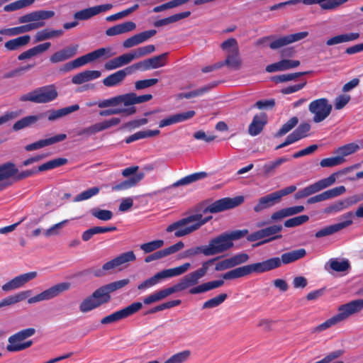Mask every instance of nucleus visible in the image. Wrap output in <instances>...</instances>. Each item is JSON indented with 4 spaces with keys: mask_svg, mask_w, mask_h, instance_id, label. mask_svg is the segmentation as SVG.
Here are the masks:
<instances>
[{
    "mask_svg": "<svg viewBox=\"0 0 363 363\" xmlns=\"http://www.w3.org/2000/svg\"><path fill=\"white\" fill-rule=\"evenodd\" d=\"M120 123L121 119L119 118H111L110 119L105 120L102 122L96 123L89 127L84 128L79 130L77 135H86L87 137L91 136L99 132H101L113 126L117 125Z\"/></svg>",
    "mask_w": 363,
    "mask_h": 363,
    "instance_id": "15",
    "label": "nucleus"
},
{
    "mask_svg": "<svg viewBox=\"0 0 363 363\" xmlns=\"http://www.w3.org/2000/svg\"><path fill=\"white\" fill-rule=\"evenodd\" d=\"M86 105L88 107L97 106L99 108L115 107L117 106L116 96L108 99H101L98 101L87 102Z\"/></svg>",
    "mask_w": 363,
    "mask_h": 363,
    "instance_id": "52",
    "label": "nucleus"
},
{
    "mask_svg": "<svg viewBox=\"0 0 363 363\" xmlns=\"http://www.w3.org/2000/svg\"><path fill=\"white\" fill-rule=\"evenodd\" d=\"M298 118L296 116L291 118L281 126V128L275 134V136L281 137L282 135H284L290 130H291L298 124Z\"/></svg>",
    "mask_w": 363,
    "mask_h": 363,
    "instance_id": "57",
    "label": "nucleus"
},
{
    "mask_svg": "<svg viewBox=\"0 0 363 363\" xmlns=\"http://www.w3.org/2000/svg\"><path fill=\"white\" fill-rule=\"evenodd\" d=\"M363 200V194H355L349 196L343 200L337 201L324 209V213L327 214H335L338 212L342 211L358 202Z\"/></svg>",
    "mask_w": 363,
    "mask_h": 363,
    "instance_id": "12",
    "label": "nucleus"
},
{
    "mask_svg": "<svg viewBox=\"0 0 363 363\" xmlns=\"http://www.w3.org/2000/svg\"><path fill=\"white\" fill-rule=\"evenodd\" d=\"M190 355L191 352L189 350H184L172 355L164 363H184L187 361Z\"/></svg>",
    "mask_w": 363,
    "mask_h": 363,
    "instance_id": "60",
    "label": "nucleus"
},
{
    "mask_svg": "<svg viewBox=\"0 0 363 363\" xmlns=\"http://www.w3.org/2000/svg\"><path fill=\"white\" fill-rule=\"evenodd\" d=\"M156 33L157 31L155 30H149L134 35L124 40L123 43V46L126 49L136 46L154 36Z\"/></svg>",
    "mask_w": 363,
    "mask_h": 363,
    "instance_id": "23",
    "label": "nucleus"
},
{
    "mask_svg": "<svg viewBox=\"0 0 363 363\" xmlns=\"http://www.w3.org/2000/svg\"><path fill=\"white\" fill-rule=\"evenodd\" d=\"M228 296L226 294H220L217 296H215L206 301H205L202 306L203 309L213 308L220 306L225 301Z\"/></svg>",
    "mask_w": 363,
    "mask_h": 363,
    "instance_id": "56",
    "label": "nucleus"
},
{
    "mask_svg": "<svg viewBox=\"0 0 363 363\" xmlns=\"http://www.w3.org/2000/svg\"><path fill=\"white\" fill-rule=\"evenodd\" d=\"M346 162L345 159L336 155L334 157L324 158L320 160V165L321 167H333L342 164Z\"/></svg>",
    "mask_w": 363,
    "mask_h": 363,
    "instance_id": "53",
    "label": "nucleus"
},
{
    "mask_svg": "<svg viewBox=\"0 0 363 363\" xmlns=\"http://www.w3.org/2000/svg\"><path fill=\"white\" fill-rule=\"evenodd\" d=\"M205 247L207 256H212L229 250L233 247V242H230L226 233H223L212 238Z\"/></svg>",
    "mask_w": 363,
    "mask_h": 363,
    "instance_id": "9",
    "label": "nucleus"
},
{
    "mask_svg": "<svg viewBox=\"0 0 363 363\" xmlns=\"http://www.w3.org/2000/svg\"><path fill=\"white\" fill-rule=\"evenodd\" d=\"M79 109L78 104H74L57 110L49 111L48 120L50 121H55L60 118L69 115Z\"/></svg>",
    "mask_w": 363,
    "mask_h": 363,
    "instance_id": "41",
    "label": "nucleus"
},
{
    "mask_svg": "<svg viewBox=\"0 0 363 363\" xmlns=\"http://www.w3.org/2000/svg\"><path fill=\"white\" fill-rule=\"evenodd\" d=\"M311 129V125L307 123L300 124L298 128L289 134L294 143L307 137L308 132Z\"/></svg>",
    "mask_w": 363,
    "mask_h": 363,
    "instance_id": "47",
    "label": "nucleus"
},
{
    "mask_svg": "<svg viewBox=\"0 0 363 363\" xmlns=\"http://www.w3.org/2000/svg\"><path fill=\"white\" fill-rule=\"evenodd\" d=\"M38 276L37 272H30L15 277L2 286V290L9 292L23 287Z\"/></svg>",
    "mask_w": 363,
    "mask_h": 363,
    "instance_id": "16",
    "label": "nucleus"
},
{
    "mask_svg": "<svg viewBox=\"0 0 363 363\" xmlns=\"http://www.w3.org/2000/svg\"><path fill=\"white\" fill-rule=\"evenodd\" d=\"M332 109V105L325 98L313 100L308 106L309 111L313 114V121L317 123L326 119L330 114Z\"/></svg>",
    "mask_w": 363,
    "mask_h": 363,
    "instance_id": "6",
    "label": "nucleus"
},
{
    "mask_svg": "<svg viewBox=\"0 0 363 363\" xmlns=\"http://www.w3.org/2000/svg\"><path fill=\"white\" fill-rule=\"evenodd\" d=\"M112 8L113 5L111 4L94 6L77 11L74 14V18L77 21H86L101 13L109 11Z\"/></svg>",
    "mask_w": 363,
    "mask_h": 363,
    "instance_id": "17",
    "label": "nucleus"
},
{
    "mask_svg": "<svg viewBox=\"0 0 363 363\" xmlns=\"http://www.w3.org/2000/svg\"><path fill=\"white\" fill-rule=\"evenodd\" d=\"M340 226H337L336 224L330 225L326 227H324L321 228L320 230H318L315 236L317 238H321L323 237H326L328 235H331L340 230L339 229Z\"/></svg>",
    "mask_w": 363,
    "mask_h": 363,
    "instance_id": "62",
    "label": "nucleus"
},
{
    "mask_svg": "<svg viewBox=\"0 0 363 363\" xmlns=\"http://www.w3.org/2000/svg\"><path fill=\"white\" fill-rule=\"evenodd\" d=\"M211 218V216L203 218L201 213L190 215L169 225L166 231L167 233L174 232L176 238L184 237L199 230Z\"/></svg>",
    "mask_w": 363,
    "mask_h": 363,
    "instance_id": "2",
    "label": "nucleus"
},
{
    "mask_svg": "<svg viewBox=\"0 0 363 363\" xmlns=\"http://www.w3.org/2000/svg\"><path fill=\"white\" fill-rule=\"evenodd\" d=\"M289 160L286 157H280L274 161H270L262 166V174L266 177L272 176L277 169L284 162Z\"/></svg>",
    "mask_w": 363,
    "mask_h": 363,
    "instance_id": "40",
    "label": "nucleus"
},
{
    "mask_svg": "<svg viewBox=\"0 0 363 363\" xmlns=\"http://www.w3.org/2000/svg\"><path fill=\"white\" fill-rule=\"evenodd\" d=\"M359 38V33H349L335 35L327 40L326 45L332 46L340 43L354 41Z\"/></svg>",
    "mask_w": 363,
    "mask_h": 363,
    "instance_id": "38",
    "label": "nucleus"
},
{
    "mask_svg": "<svg viewBox=\"0 0 363 363\" xmlns=\"http://www.w3.org/2000/svg\"><path fill=\"white\" fill-rule=\"evenodd\" d=\"M195 114L196 113L194 111H188L186 112L172 115L166 118L161 120L159 123V127L164 128L165 126L187 121L193 118Z\"/></svg>",
    "mask_w": 363,
    "mask_h": 363,
    "instance_id": "26",
    "label": "nucleus"
},
{
    "mask_svg": "<svg viewBox=\"0 0 363 363\" xmlns=\"http://www.w3.org/2000/svg\"><path fill=\"white\" fill-rule=\"evenodd\" d=\"M64 33L63 30H54L51 28H45L38 31L35 35V42H43L47 40L57 38L61 37Z\"/></svg>",
    "mask_w": 363,
    "mask_h": 363,
    "instance_id": "34",
    "label": "nucleus"
},
{
    "mask_svg": "<svg viewBox=\"0 0 363 363\" xmlns=\"http://www.w3.org/2000/svg\"><path fill=\"white\" fill-rule=\"evenodd\" d=\"M159 130H141L136 132L135 133L127 137L125 140V142L127 144L131 143L134 141L146 138H151L156 135H158L160 134Z\"/></svg>",
    "mask_w": 363,
    "mask_h": 363,
    "instance_id": "46",
    "label": "nucleus"
},
{
    "mask_svg": "<svg viewBox=\"0 0 363 363\" xmlns=\"http://www.w3.org/2000/svg\"><path fill=\"white\" fill-rule=\"evenodd\" d=\"M279 203L274 192L261 197L257 203L254 206V211L257 213L261 212L264 209L269 208L276 203Z\"/></svg>",
    "mask_w": 363,
    "mask_h": 363,
    "instance_id": "31",
    "label": "nucleus"
},
{
    "mask_svg": "<svg viewBox=\"0 0 363 363\" xmlns=\"http://www.w3.org/2000/svg\"><path fill=\"white\" fill-rule=\"evenodd\" d=\"M328 267L334 272H346L351 266L347 259L339 260L337 258H331L325 266L326 270H328Z\"/></svg>",
    "mask_w": 363,
    "mask_h": 363,
    "instance_id": "36",
    "label": "nucleus"
},
{
    "mask_svg": "<svg viewBox=\"0 0 363 363\" xmlns=\"http://www.w3.org/2000/svg\"><path fill=\"white\" fill-rule=\"evenodd\" d=\"M267 123V116L264 113L255 115L252 121L249 125L248 133L252 136H256L263 130L264 126Z\"/></svg>",
    "mask_w": 363,
    "mask_h": 363,
    "instance_id": "28",
    "label": "nucleus"
},
{
    "mask_svg": "<svg viewBox=\"0 0 363 363\" xmlns=\"http://www.w3.org/2000/svg\"><path fill=\"white\" fill-rule=\"evenodd\" d=\"M35 2V0H18L6 5L4 10L6 12L14 11L27 7Z\"/></svg>",
    "mask_w": 363,
    "mask_h": 363,
    "instance_id": "54",
    "label": "nucleus"
},
{
    "mask_svg": "<svg viewBox=\"0 0 363 363\" xmlns=\"http://www.w3.org/2000/svg\"><path fill=\"white\" fill-rule=\"evenodd\" d=\"M363 309V299H356L340 306L337 313L325 320L324 323L313 328V333H320L329 328L347 320L350 316L359 313Z\"/></svg>",
    "mask_w": 363,
    "mask_h": 363,
    "instance_id": "3",
    "label": "nucleus"
},
{
    "mask_svg": "<svg viewBox=\"0 0 363 363\" xmlns=\"http://www.w3.org/2000/svg\"><path fill=\"white\" fill-rule=\"evenodd\" d=\"M45 24V22H30L28 24L20 26L18 27L2 28L0 30V34L7 36H16L41 28L44 26Z\"/></svg>",
    "mask_w": 363,
    "mask_h": 363,
    "instance_id": "19",
    "label": "nucleus"
},
{
    "mask_svg": "<svg viewBox=\"0 0 363 363\" xmlns=\"http://www.w3.org/2000/svg\"><path fill=\"white\" fill-rule=\"evenodd\" d=\"M362 146V143L361 141L347 143L336 148L334 150V154L337 155L339 157H342L343 159H345V157L350 156L357 152Z\"/></svg>",
    "mask_w": 363,
    "mask_h": 363,
    "instance_id": "30",
    "label": "nucleus"
},
{
    "mask_svg": "<svg viewBox=\"0 0 363 363\" xmlns=\"http://www.w3.org/2000/svg\"><path fill=\"white\" fill-rule=\"evenodd\" d=\"M71 284L69 282H61L57 284L48 289L42 291L41 293L30 297L28 299L29 304L35 303L44 301L52 299L63 292L68 291L70 289Z\"/></svg>",
    "mask_w": 363,
    "mask_h": 363,
    "instance_id": "8",
    "label": "nucleus"
},
{
    "mask_svg": "<svg viewBox=\"0 0 363 363\" xmlns=\"http://www.w3.org/2000/svg\"><path fill=\"white\" fill-rule=\"evenodd\" d=\"M91 215L104 221H107L113 218V213L109 210H102L99 208H93L91 210Z\"/></svg>",
    "mask_w": 363,
    "mask_h": 363,
    "instance_id": "63",
    "label": "nucleus"
},
{
    "mask_svg": "<svg viewBox=\"0 0 363 363\" xmlns=\"http://www.w3.org/2000/svg\"><path fill=\"white\" fill-rule=\"evenodd\" d=\"M111 49L110 48H101L97 49L93 52H91L86 55L79 57L73 60V65L74 68H78L82 66L86 65L87 63L94 62L99 58L105 57L108 58L113 55L111 52Z\"/></svg>",
    "mask_w": 363,
    "mask_h": 363,
    "instance_id": "11",
    "label": "nucleus"
},
{
    "mask_svg": "<svg viewBox=\"0 0 363 363\" xmlns=\"http://www.w3.org/2000/svg\"><path fill=\"white\" fill-rule=\"evenodd\" d=\"M54 16L55 12L52 11L39 10L20 16L18 21L19 23H37L41 22L40 21L50 19Z\"/></svg>",
    "mask_w": 363,
    "mask_h": 363,
    "instance_id": "20",
    "label": "nucleus"
},
{
    "mask_svg": "<svg viewBox=\"0 0 363 363\" xmlns=\"http://www.w3.org/2000/svg\"><path fill=\"white\" fill-rule=\"evenodd\" d=\"M206 177H207V173L205 172H196V173L187 175L182 179H179L176 182L173 183L171 186L159 190L158 192L162 194V193L165 192L166 190L169 188L188 185V184H190L196 181L203 179L206 178Z\"/></svg>",
    "mask_w": 363,
    "mask_h": 363,
    "instance_id": "27",
    "label": "nucleus"
},
{
    "mask_svg": "<svg viewBox=\"0 0 363 363\" xmlns=\"http://www.w3.org/2000/svg\"><path fill=\"white\" fill-rule=\"evenodd\" d=\"M191 15V12L189 11H184L182 13L174 14L167 18H164L154 22V26L155 27H162L167 26L170 23H173L177 22L182 19L188 18Z\"/></svg>",
    "mask_w": 363,
    "mask_h": 363,
    "instance_id": "42",
    "label": "nucleus"
},
{
    "mask_svg": "<svg viewBox=\"0 0 363 363\" xmlns=\"http://www.w3.org/2000/svg\"><path fill=\"white\" fill-rule=\"evenodd\" d=\"M206 247L205 245L196 246L194 247H191L189 249L186 250L182 252L179 255V259H186V258H192L201 253L203 255L207 256V253H206Z\"/></svg>",
    "mask_w": 363,
    "mask_h": 363,
    "instance_id": "51",
    "label": "nucleus"
},
{
    "mask_svg": "<svg viewBox=\"0 0 363 363\" xmlns=\"http://www.w3.org/2000/svg\"><path fill=\"white\" fill-rule=\"evenodd\" d=\"M18 169L13 162H6L0 165V182L14 177Z\"/></svg>",
    "mask_w": 363,
    "mask_h": 363,
    "instance_id": "44",
    "label": "nucleus"
},
{
    "mask_svg": "<svg viewBox=\"0 0 363 363\" xmlns=\"http://www.w3.org/2000/svg\"><path fill=\"white\" fill-rule=\"evenodd\" d=\"M109 107L108 109H103L99 112V115L102 117H106L112 115L123 114L125 116H131L136 113L137 109L135 106L128 108L122 107Z\"/></svg>",
    "mask_w": 363,
    "mask_h": 363,
    "instance_id": "32",
    "label": "nucleus"
},
{
    "mask_svg": "<svg viewBox=\"0 0 363 363\" xmlns=\"http://www.w3.org/2000/svg\"><path fill=\"white\" fill-rule=\"evenodd\" d=\"M143 308V303L140 302H133L128 306L113 312V313L105 316L101 320L102 325H108L118 322L123 319L127 318Z\"/></svg>",
    "mask_w": 363,
    "mask_h": 363,
    "instance_id": "7",
    "label": "nucleus"
},
{
    "mask_svg": "<svg viewBox=\"0 0 363 363\" xmlns=\"http://www.w3.org/2000/svg\"><path fill=\"white\" fill-rule=\"evenodd\" d=\"M95 299L92 295L84 298L79 304L80 311L82 313H87L99 307L100 306Z\"/></svg>",
    "mask_w": 363,
    "mask_h": 363,
    "instance_id": "50",
    "label": "nucleus"
},
{
    "mask_svg": "<svg viewBox=\"0 0 363 363\" xmlns=\"http://www.w3.org/2000/svg\"><path fill=\"white\" fill-rule=\"evenodd\" d=\"M152 99L151 94L138 96L134 92H130L116 96L117 106L123 105L125 108L134 106L135 104H142Z\"/></svg>",
    "mask_w": 363,
    "mask_h": 363,
    "instance_id": "14",
    "label": "nucleus"
},
{
    "mask_svg": "<svg viewBox=\"0 0 363 363\" xmlns=\"http://www.w3.org/2000/svg\"><path fill=\"white\" fill-rule=\"evenodd\" d=\"M30 40V35H26L6 41L4 47L9 51H14L28 44Z\"/></svg>",
    "mask_w": 363,
    "mask_h": 363,
    "instance_id": "39",
    "label": "nucleus"
},
{
    "mask_svg": "<svg viewBox=\"0 0 363 363\" xmlns=\"http://www.w3.org/2000/svg\"><path fill=\"white\" fill-rule=\"evenodd\" d=\"M225 64L229 67L235 70L239 69L241 66V60L239 57V49L232 50V53H229L225 60Z\"/></svg>",
    "mask_w": 363,
    "mask_h": 363,
    "instance_id": "48",
    "label": "nucleus"
},
{
    "mask_svg": "<svg viewBox=\"0 0 363 363\" xmlns=\"http://www.w3.org/2000/svg\"><path fill=\"white\" fill-rule=\"evenodd\" d=\"M57 95V91L54 85H47L22 95L20 100L35 104H46L54 101Z\"/></svg>",
    "mask_w": 363,
    "mask_h": 363,
    "instance_id": "5",
    "label": "nucleus"
},
{
    "mask_svg": "<svg viewBox=\"0 0 363 363\" xmlns=\"http://www.w3.org/2000/svg\"><path fill=\"white\" fill-rule=\"evenodd\" d=\"M282 230L281 225H274L269 227L261 229L247 236V240L250 242L257 241L267 237L273 236Z\"/></svg>",
    "mask_w": 363,
    "mask_h": 363,
    "instance_id": "24",
    "label": "nucleus"
},
{
    "mask_svg": "<svg viewBox=\"0 0 363 363\" xmlns=\"http://www.w3.org/2000/svg\"><path fill=\"white\" fill-rule=\"evenodd\" d=\"M168 52L138 62L132 65L135 72L137 70L147 71L162 67L166 65Z\"/></svg>",
    "mask_w": 363,
    "mask_h": 363,
    "instance_id": "13",
    "label": "nucleus"
},
{
    "mask_svg": "<svg viewBox=\"0 0 363 363\" xmlns=\"http://www.w3.org/2000/svg\"><path fill=\"white\" fill-rule=\"evenodd\" d=\"M136 24L133 21H126L108 28L106 30V35L108 36H114L121 35L135 29Z\"/></svg>",
    "mask_w": 363,
    "mask_h": 363,
    "instance_id": "29",
    "label": "nucleus"
},
{
    "mask_svg": "<svg viewBox=\"0 0 363 363\" xmlns=\"http://www.w3.org/2000/svg\"><path fill=\"white\" fill-rule=\"evenodd\" d=\"M32 294L31 290H26V291H20L16 294L9 296L4 298H3L0 301V308L6 306H9L13 304H16L18 302H21L26 298H27L28 296H30Z\"/></svg>",
    "mask_w": 363,
    "mask_h": 363,
    "instance_id": "33",
    "label": "nucleus"
},
{
    "mask_svg": "<svg viewBox=\"0 0 363 363\" xmlns=\"http://www.w3.org/2000/svg\"><path fill=\"white\" fill-rule=\"evenodd\" d=\"M67 160L65 158H57L50 160L41 165H40L38 168L37 172H44L50 169H55L56 167H60L65 164H66Z\"/></svg>",
    "mask_w": 363,
    "mask_h": 363,
    "instance_id": "49",
    "label": "nucleus"
},
{
    "mask_svg": "<svg viewBox=\"0 0 363 363\" xmlns=\"http://www.w3.org/2000/svg\"><path fill=\"white\" fill-rule=\"evenodd\" d=\"M357 167V165H354L352 167H348L344 168V169L339 170L335 173H333L328 177L320 179L318 182H315L314 184L316 186L318 191H320L323 189H325L332 186L333 184H334L335 183L336 179L339 176L345 175V174H347L348 172H350V171H352L354 168H355Z\"/></svg>",
    "mask_w": 363,
    "mask_h": 363,
    "instance_id": "21",
    "label": "nucleus"
},
{
    "mask_svg": "<svg viewBox=\"0 0 363 363\" xmlns=\"http://www.w3.org/2000/svg\"><path fill=\"white\" fill-rule=\"evenodd\" d=\"M144 177L145 174L143 172H138V174L132 177L113 186L112 187V190L117 191L130 189L135 186L144 178Z\"/></svg>",
    "mask_w": 363,
    "mask_h": 363,
    "instance_id": "35",
    "label": "nucleus"
},
{
    "mask_svg": "<svg viewBox=\"0 0 363 363\" xmlns=\"http://www.w3.org/2000/svg\"><path fill=\"white\" fill-rule=\"evenodd\" d=\"M346 191V189L344 186H337L329 190H327L320 194L312 196L307 200L308 204H312L325 200H328L338 196L342 195Z\"/></svg>",
    "mask_w": 363,
    "mask_h": 363,
    "instance_id": "22",
    "label": "nucleus"
},
{
    "mask_svg": "<svg viewBox=\"0 0 363 363\" xmlns=\"http://www.w3.org/2000/svg\"><path fill=\"white\" fill-rule=\"evenodd\" d=\"M110 291L106 285H104L92 293L93 298H96V301L101 306L103 304L107 303L111 300Z\"/></svg>",
    "mask_w": 363,
    "mask_h": 363,
    "instance_id": "43",
    "label": "nucleus"
},
{
    "mask_svg": "<svg viewBox=\"0 0 363 363\" xmlns=\"http://www.w3.org/2000/svg\"><path fill=\"white\" fill-rule=\"evenodd\" d=\"M42 117V115L28 116L16 121L13 125V130L15 131L29 127L35 124Z\"/></svg>",
    "mask_w": 363,
    "mask_h": 363,
    "instance_id": "45",
    "label": "nucleus"
},
{
    "mask_svg": "<svg viewBox=\"0 0 363 363\" xmlns=\"http://www.w3.org/2000/svg\"><path fill=\"white\" fill-rule=\"evenodd\" d=\"M35 333V330L34 328H30L22 330L13 335L10 336L11 341H16L19 340L21 342L26 340L27 338L33 336Z\"/></svg>",
    "mask_w": 363,
    "mask_h": 363,
    "instance_id": "59",
    "label": "nucleus"
},
{
    "mask_svg": "<svg viewBox=\"0 0 363 363\" xmlns=\"http://www.w3.org/2000/svg\"><path fill=\"white\" fill-rule=\"evenodd\" d=\"M243 201L244 198L241 196H236L235 198L226 197L220 199L208 205L206 208H204L203 212V213H206L208 212L211 213H219L225 210L233 208L241 204Z\"/></svg>",
    "mask_w": 363,
    "mask_h": 363,
    "instance_id": "10",
    "label": "nucleus"
},
{
    "mask_svg": "<svg viewBox=\"0 0 363 363\" xmlns=\"http://www.w3.org/2000/svg\"><path fill=\"white\" fill-rule=\"evenodd\" d=\"M309 217L306 215L298 216L290 219L286 220L284 222V226L286 228H294L307 222Z\"/></svg>",
    "mask_w": 363,
    "mask_h": 363,
    "instance_id": "64",
    "label": "nucleus"
},
{
    "mask_svg": "<svg viewBox=\"0 0 363 363\" xmlns=\"http://www.w3.org/2000/svg\"><path fill=\"white\" fill-rule=\"evenodd\" d=\"M190 263L186 262L174 268L163 269L156 273L153 277L140 283L138 286V289L139 290H145L157 284L163 279L183 274L190 268Z\"/></svg>",
    "mask_w": 363,
    "mask_h": 363,
    "instance_id": "4",
    "label": "nucleus"
},
{
    "mask_svg": "<svg viewBox=\"0 0 363 363\" xmlns=\"http://www.w3.org/2000/svg\"><path fill=\"white\" fill-rule=\"evenodd\" d=\"M134 72L133 66L130 65L108 75L103 79L102 83L106 87L117 86L124 81L127 75L132 74Z\"/></svg>",
    "mask_w": 363,
    "mask_h": 363,
    "instance_id": "18",
    "label": "nucleus"
},
{
    "mask_svg": "<svg viewBox=\"0 0 363 363\" xmlns=\"http://www.w3.org/2000/svg\"><path fill=\"white\" fill-rule=\"evenodd\" d=\"M100 191V189L97 186H94L92 188H90L86 191H82V193L77 195L74 199V202H79L84 200H87L91 199V197L97 195Z\"/></svg>",
    "mask_w": 363,
    "mask_h": 363,
    "instance_id": "58",
    "label": "nucleus"
},
{
    "mask_svg": "<svg viewBox=\"0 0 363 363\" xmlns=\"http://www.w3.org/2000/svg\"><path fill=\"white\" fill-rule=\"evenodd\" d=\"M224 284V281L222 279L214 280L208 282L201 284L189 290L191 294H198L205 293L206 291L219 288Z\"/></svg>",
    "mask_w": 363,
    "mask_h": 363,
    "instance_id": "37",
    "label": "nucleus"
},
{
    "mask_svg": "<svg viewBox=\"0 0 363 363\" xmlns=\"http://www.w3.org/2000/svg\"><path fill=\"white\" fill-rule=\"evenodd\" d=\"M164 240H152V241L140 245V248L145 253H150L152 252H154V251L161 248L162 247L164 246Z\"/></svg>",
    "mask_w": 363,
    "mask_h": 363,
    "instance_id": "55",
    "label": "nucleus"
},
{
    "mask_svg": "<svg viewBox=\"0 0 363 363\" xmlns=\"http://www.w3.org/2000/svg\"><path fill=\"white\" fill-rule=\"evenodd\" d=\"M34 67V65H27L26 66H21L17 67L14 69H12L9 72H6L4 74V79H11L17 77L21 76L25 72L32 69Z\"/></svg>",
    "mask_w": 363,
    "mask_h": 363,
    "instance_id": "61",
    "label": "nucleus"
},
{
    "mask_svg": "<svg viewBox=\"0 0 363 363\" xmlns=\"http://www.w3.org/2000/svg\"><path fill=\"white\" fill-rule=\"evenodd\" d=\"M306 255V250L304 248L294 250L283 253L281 257H275L261 262L245 265L230 271L222 275L226 280L235 279L247 276L252 273L261 274L277 269L281 264H289L296 262Z\"/></svg>",
    "mask_w": 363,
    "mask_h": 363,
    "instance_id": "1",
    "label": "nucleus"
},
{
    "mask_svg": "<svg viewBox=\"0 0 363 363\" xmlns=\"http://www.w3.org/2000/svg\"><path fill=\"white\" fill-rule=\"evenodd\" d=\"M66 138H67L66 134L56 135L53 137L46 138V139L39 140L35 143L27 145L25 147V150L26 151H33V150H38V149L43 148L44 147L48 146V145H51L56 143L61 142V141L65 140Z\"/></svg>",
    "mask_w": 363,
    "mask_h": 363,
    "instance_id": "25",
    "label": "nucleus"
}]
</instances>
